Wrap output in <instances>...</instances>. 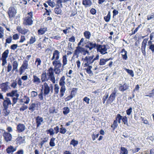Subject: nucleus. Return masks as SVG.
<instances>
[{
  "label": "nucleus",
  "mask_w": 154,
  "mask_h": 154,
  "mask_svg": "<svg viewBox=\"0 0 154 154\" xmlns=\"http://www.w3.org/2000/svg\"><path fill=\"white\" fill-rule=\"evenodd\" d=\"M46 131L47 132V133L48 134L49 133L50 136L53 135L55 133L54 129L52 128H50L49 130H47Z\"/></svg>",
  "instance_id": "45"
},
{
  "label": "nucleus",
  "mask_w": 154,
  "mask_h": 154,
  "mask_svg": "<svg viewBox=\"0 0 154 154\" xmlns=\"http://www.w3.org/2000/svg\"><path fill=\"white\" fill-rule=\"evenodd\" d=\"M24 151L23 149H21L18 150L16 152L14 153V154H23Z\"/></svg>",
  "instance_id": "62"
},
{
  "label": "nucleus",
  "mask_w": 154,
  "mask_h": 154,
  "mask_svg": "<svg viewBox=\"0 0 154 154\" xmlns=\"http://www.w3.org/2000/svg\"><path fill=\"white\" fill-rule=\"evenodd\" d=\"M31 95L32 97H34L37 96L38 94L37 92L34 91H32L31 92Z\"/></svg>",
  "instance_id": "54"
},
{
  "label": "nucleus",
  "mask_w": 154,
  "mask_h": 154,
  "mask_svg": "<svg viewBox=\"0 0 154 154\" xmlns=\"http://www.w3.org/2000/svg\"><path fill=\"white\" fill-rule=\"evenodd\" d=\"M87 66L88 67L86 68L85 69L86 70L88 74H93L91 70V69L92 67V66L89 65Z\"/></svg>",
  "instance_id": "38"
},
{
  "label": "nucleus",
  "mask_w": 154,
  "mask_h": 154,
  "mask_svg": "<svg viewBox=\"0 0 154 154\" xmlns=\"http://www.w3.org/2000/svg\"><path fill=\"white\" fill-rule=\"evenodd\" d=\"M70 112V109L68 107H66L63 108V113L65 115H67Z\"/></svg>",
  "instance_id": "42"
},
{
  "label": "nucleus",
  "mask_w": 154,
  "mask_h": 154,
  "mask_svg": "<svg viewBox=\"0 0 154 154\" xmlns=\"http://www.w3.org/2000/svg\"><path fill=\"white\" fill-rule=\"evenodd\" d=\"M122 56V58L124 60H127L128 58V56L127 55V52L126 51L125 49H122L121 51Z\"/></svg>",
  "instance_id": "30"
},
{
  "label": "nucleus",
  "mask_w": 154,
  "mask_h": 154,
  "mask_svg": "<svg viewBox=\"0 0 154 154\" xmlns=\"http://www.w3.org/2000/svg\"><path fill=\"white\" fill-rule=\"evenodd\" d=\"M18 62L16 61H14L12 63L13 69L12 71L14 72V71H18Z\"/></svg>",
  "instance_id": "26"
},
{
  "label": "nucleus",
  "mask_w": 154,
  "mask_h": 154,
  "mask_svg": "<svg viewBox=\"0 0 154 154\" xmlns=\"http://www.w3.org/2000/svg\"><path fill=\"white\" fill-rule=\"evenodd\" d=\"M28 15L23 19V24L25 26H31L33 23L32 13L30 12L28 13Z\"/></svg>",
  "instance_id": "3"
},
{
  "label": "nucleus",
  "mask_w": 154,
  "mask_h": 154,
  "mask_svg": "<svg viewBox=\"0 0 154 154\" xmlns=\"http://www.w3.org/2000/svg\"><path fill=\"white\" fill-rule=\"evenodd\" d=\"M107 61V60L106 59L101 58L100 60L99 64L100 65H104L106 64V62Z\"/></svg>",
  "instance_id": "40"
},
{
  "label": "nucleus",
  "mask_w": 154,
  "mask_h": 154,
  "mask_svg": "<svg viewBox=\"0 0 154 154\" xmlns=\"http://www.w3.org/2000/svg\"><path fill=\"white\" fill-rule=\"evenodd\" d=\"M129 88L128 85L126 84H124L123 85H120V86L119 87V90L121 91H124L127 89Z\"/></svg>",
  "instance_id": "27"
},
{
  "label": "nucleus",
  "mask_w": 154,
  "mask_h": 154,
  "mask_svg": "<svg viewBox=\"0 0 154 154\" xmlns=\"http://www.w3.org/2000/svg\"><path fill=\"white\" fill-rule=\"evenodd\" d=\"M108 46L105 45H99L97 46V52H100L101 54H107V51L108 48Z\"/></svg>",
  "instance_id": "5"
},
{
  "label": "nucleus",
  "mask_w": 154,
  "mask_h": 154,
  "mask_svg": "<svg viewBox=\"0 0 154 154\" xmlns=\"http://www.w3.org/2000/svg\"><path fill=\"white\" fill-rule=\"evenodd\" d=\"M8 108H4L3 111V115L5 116H8L10 112V111L8 109Z\"/></svg>",
  "instance_id": "33"
},
{
  "label": "nucleus",
  "mask_w": 154,
  "mask_h": 154,
  "mask_svg": "<svg viewBox=\"0 0 154 154\" xmlns=\"http://www.w3.org/2000/svg\"><path fill=\"white\" fill-rule=\"evenodd\" d=\"M78 144V141L73 139L71 141L70 143V144L72 145L74 147L76 146Z\"/></svg>",
  "instance_id": "51"
},
{
  "label": "nucleus",
  "mask_w": 154,
  "mask_h": 154,
  "mask_svg": "<svg viewBox=\"0 0 154 154\" xmlns=\"http://www.w3.org/2000/svg\"><path fill=\"white\" fill-rule=\"evenodd\" d=\"M111 18L110 12V11L108 12L107 15L104 17V19L106 22H108L110 20Z\"/></svg>",
  "instance_id": "36"
},
{
  "label": "nucleus",
  "mask_w": 154,
  "mask_h": 154,
  "mask_svg": "<svg viewBox=\"0 0 154 154\" xmlns=\"http://www.w3.org/2000/svg\"><path fill=\"white\" fill-rule=\"evenodd\" d=\"M35 121L37 124V128L39 127L42 123L44 122L43 119L39 116L35 118Z\"/></svg>",
  "instance_id": "17"
},
{
  "label": "nucleus",
  "mask_w": 154,
  "mask_h": 154,
  "mask_svg": "<svg viewBox=\"0 0 154 154\" xmlns=\"http://www.w3.org/2000/svg\"><path fill=\"white\" fill-rule=\"evenodd\" d=\"M47 72H43L41 75V80L42 82L50 80L53 83H55V78L54 72L53 68L50 67L47 71Z\"/></svg>",
  "instance_id": "1"
},
{
  "label": "nucleus",
  "mask_w": 154,
  "mask_h": 154,
  "mask_svg": "<svg viewBox=\"0 0 154 154\" xmlns=\"http://www.w3.org/2000/svg\"><path fill=\"white\" fill-rule=\"evenodd\" d=\"M122 120L125 124L127 125H128L127 118L126 116L123 117L122 116Z\"/></svg>",
  "instance_id": "52"
},
{
  "label": "nucleus",
  "mask_w": 154,
  "mask_h": 154,
  "mask_svg": "<svg viewBox=\"0 0 154 154\" xmlns=\"http://www.w3.org/2000/svg\"><path fill=\"white\" fill-rule=\"evenodd\" d=\"M9 50L7 49L2 54L1 59H7L8 56Z\"/></svg>",
  "instance_id": "31"
},
{
  "label": "nucleus",
  "mask_w": 154,
  "mask_h": 154,
  "mask_svg": "<svg viewBox=\"0 0 154 154\" xmlns=\"http://www.w3.org/2000/svg\"><path fill=\"white\" fill-rule=\"evenodd\" d=\"M16 143L18 145H20L26 143L25 138L24 136H19L16 139Z\"/></svg>",
  "instance_id": "12"
},
{
  "label": "nucleus",
  "mask_w": 154,
  "mask_h": 154,
  "mask_svg": "<svg viewBox=\"0 0 154 154\" xmlns=\"http://www.w3.org/2000/svg\"><path fill=\"white\" fill-rule=\"evenodd\" d=\"M41 139L42 140L39 143V145L41 146L40 148H42V147L44 143L48 142V138L47 137H45L43 139Z\"/></svg>",
  "instance_id": "39"
},
{
  "label": "nucleus",
  "mask_w": 154,
  "mask_h": 154,
  "mask_svg": "<svg viewBox=\"0 0 154 154\" xmlns=\"http://www.w3.org/2000/svg\"><path fill=\"white\" fill-rule=\"evenodd\" d=\"M36 104L35 103H32L29 104V109L31 112H33L35 109Z\"/></svg>",
  "instance_id": "29"
},
{
  "label": "nucleus",
  "mask_w": 154,
  "mask_h": 154,
  "mask_svg": "<svg viewBox=\"0 0 154 154\" xmlns=\"http://www.w3.org/2000/svg\"><path fill=\"white\" fill-rule=\"evenodd\" d=\"M84 48L78 46L76 48L74 53V56H76V57H78L79 56L82 55Z\"/></svg>",
  "instance_id": "11"
},
{
  "label": "nucleus",
  "mask_w": 154,
  "mask_h": 154,
  "mask_svg": "<svg viewBox=\"0 0 154 154\" xmlns=\"http://www.w3.org/2000/svg\"><path fill=\"white\" fill-rule=\"evenodd\" d=\"M147 40H145V39L142 42L141 46V50L143 54L145 55L146 53L145 49L146 46V43Z\"/></svg>",
  "instance_id": "22"
},
{
  "label": "nucleus",
  "mask_w": 154,
  "mask_h": 154,
  "mask_svg": "<svg viewBox=\"0 0 154 154\" xmlns=\"http://www.w3.org/2000/svg\"><path fill=\"white\" fill-rule=\"evenodd\" d=\"M16 13V10L14 7H11L9 8L8 14L10 18L14 17Z\"/></svg>",
  "instance_id": "10"
},
{
  "label": "nucleus",
  "mask_w": 154,
  "mask_h": 154,
  "mask_svg": "<svg viewBox=\"0 0 154 154\" xmlns=\"http://www.w3.org/2000/svg\"><path fill=\"white\" fill-rule=\"evenodd\" d=\"M3 104L5 108H8V105L12 104L10 99L8 97L5 98V100H4Z\"/></svg>",
  "instance_id": "21"
},
{
  "label": "nucleus",
  "mask_w": 154,
  "mask_h": 154,
  "mask_svg": "<svg viewBox=\"0 0 154 154\" xmlns=\"http://www.w3.org/2000/svg\"><path fill=\"white\" fill-rule=\"evenodd\" d=\"M60 68H54L53 69L54 71L56 74L57 75H60L61 72L63 71L64 68H63L62 66V68L60 69Z\"/></svg>",
  "instance_id": "25"
},
{
  "label": "nucleus",
  "mask_w": 154,
  "mask_h": 154,
  "mask_svg": "<svg viewBox=\"0 0 154 154\" xmlns=\"http://www.w3.org/2000/svg\"><path fill=\"white\" fill-rule=\"evenodd\" d=\"M84 35L86 38H89L91 34L89 31H86L84 32Z\"/></svg>",
  "instance_id": "49"
},
{
  "label": "nucleus",
  "mask_w": 154,
  "mask_h": 154,
  "mask_svg": "<svg viewBox=\"0 0 154 154\" xmlns=\"http://www.w3.org/2000/svg\"><path fill=\"white\" fill-rule=\"evenodd\" d=\"M128 153L127 149L124 147H121L120 154H128Z\"/></svg>",
  "instance_id": "34"
},
{
  "label": "nucleus",
  "mask_w": 154,
  "mask_h": 154,
  "mask_svg": "<svg viewBox=\"0 0 154 154\" xmlns=\"http://www.w3.org/2000/svg\"><path fill=\"white\" fill-rule=\"evenodd\" d=\"M33 82L36 84H38L41 83L40 79L35 75H33Z\"/></svg>",
  "instance_id": "28"
},
{
  "label": "nucleus",
  "mask_w": 154,
  "mask_h": 154,
  "mask_svg": "<svg viewBox=\"0 0 154 154\" xmlns=\"http://www.w3.org/2000/svg\"><path fill=\"white\" fill-rule=\"evenodd\" d=\"M53 56L51 59V60L53 61L54 60H59L60 57V52L58 50H55L53 53Z\"/></svg>",
  "instance_id": "14"
},
{
  "label": "nucleus",
  "mask_w": 154,
  "mask_h": 154,
  "mask_svg": "<svg viewBox=\"0 0 154 154\" xmlns=\"http://www.w3.org/2000/svg\"><path fill=\"white\" fill-rule=\"evenodd\" d=\"M47 30V28L46 27L41 28L38 30V34L39 35H42L44 34Z\"/></svg>",
  "instance_id": "32"
},
{
  "label": "nucleus",
  "mask_w": 154,
  "mask_h": 154,
  "mask_svg": "<svg viewBox=\"0 0 154 154\" xmlns=\"http://www.w3.org/2000/svg\"><path fill=\"white\" fill-rule=\"evenodd\" d=\"M24 100H25V101L24 102V103L26 104H28L29 102L30 101V99L29 98L27 97L26 96H25L24 97Z\"/></svg>",
  "instance_id": "58"
},
{
  "label": "nucleus",
  "mask_w": 154,
  "mask_h": 154,
  "mask_svg": "<svg viewBox=\"0 0 154 154\" xmlns=\"http://www.w3.org/2000/svg\"><path fill=\"white\" fill-rule=\"evenodd\" d=\"M17 146L14 147L10 145L8 146L6 149V152L8 154H13V153L16 151L17 149Z\"/></svg>",
  "instance_id": "15"
},
{
  "label": "nucleus",
  "mask_w": 154,
  "mask_h": 154,
  "mask_svg": "<svg viewBox=\"0 0 154 154\" xmlns=\"http://www.w3.org/2000/svg\"><path fill=\"white\" fill-rule=\"evenodd\" d=\"M52 65L54 68H61L62 67V64L60 60H54L52 62Z\"/></svg>",
  "instance_id": "18"
},
{
  "label": "nucleus",
  "mask_w": 154,
  "mask_h": 154,
  "mask_svg": "<svg viewBox=\"0 0 154 154\" xmlns=\"http://www.w3.org/2000/svg\"><path fill=\"white\" fill-rule=\"evenodd\" d=\"M132 108L130 107L129 109H128L126 111V114L128 115H130L131 114V113L132 112Z\"/></svg>",
  "instance_id": "57"
},
{
  "label": "nucleus",
  "mask_w": 154,
  "mask_h": 154,
  "mask_svg": "<svg viewBox=\"0 0 154 154\" xmlns=\"http://www.w3.org/2000/svg\"><path fill=\"white\" fill-rule=\"evenodd\" d=\"M17 90H15L12 91L11 92L7 94V96L8 97H13L15 96L17 97H18L19 96V94L17 93Z\"/></svg>",
  "instance_id": "20"
},
{
  "label": "nucleus",
  "mask_w": 154,
  "mask_h": 154,
  "mask_svg": "<svg viewBox=\"0 0 154 154\" xmlns=\"http://www.w3.org/2000/svg\"><path fill=\"white\" fill-rule=\"evenodd\" d=\"M17 82L16 81V79L15 80H14L12 81V82L11 85V86L15 89L17 88Z\"/></svg>",
  "instance_id": "44"
},
{
  "label": "nucleus",
  "mask_w": 154,
  "mask_h": 154,
  "mask_svg": "<svg viewBox=\"0 0 154 154\" xmlns=\"http://www.w3.org/2000/svg\"><path fill=\"white\" fill-rule=\"evenodd\" d=\"M17 29L19 32L23 34H25L29 31L28 29L22 28L20 26H18Z\"/></svg>",
  "instance_id": "19"
},
{
  "label": "nucleus",
  "mask_w": 154,
  "mask_h": 154,
  "mask_svg": "<svg viewBox=\"0 0 154 154\" xmlns=\"http://www.w3.org/2000/svg\"><path fill=\"white\" fill-rule=\"evenodd\" d=\"M28 63L26 60H24L23 63L19 68V72L20 75L22 74L25 71L28 69Z\"/></svg>",
  "instance_id": "8"
},
{
  "label": "nucleus",
  "mask_w": 154,
  "mask_h": 154,
  "mask_svg": "<svg viewBox=\"0 0 154 154\" xmlns=\"http://www.w3.org/2000/svg\"><path fill=\"white\" fill-rule=\"evenodd\" d=\"M118 124L116 120L114 121L113 124L111 125V127L113 128V130H114L118 127Z\"/></svg>",
  "instance_id": "47"
},
{
  "label": "nucleus",
  "mask_w": 154,
  "mask_h": 154,
  "mask_svg": "<svg viewBox=\"0 0 154 154\" xmlns=\"http://www.w3.org/2000/svg\"><path fill=\"white\" fill-rule=\"evenodd\" d=\"M55 140V138L54 137H52L49 143V145L51 147H53L55 146L54 142Z\"/></svg>",
  "instance_id": "37"
},
{
  "label": "nucleus",
  "mask_w": 154,
  "mask_h": 154,
  "mask_svg": "<svg viewBox=\"0 0 154 154\" xmlns=\"http://www.w3.org/2000/svg\"><path fill=\"white\" fill-rule=\"evenodd\" d=\"M50 86L48 84L45 82L44 83L42 88L44 90V94L45 96L48 95L50 93V91L52 93L53 91V86L52 84L50 85Z\"/></svg>",
  "instance_id": "4"
},
{
  "label": "nucleus",
  "mask_w": 154,
  "mask_h": 154,
  "mask_svg": "<svg viewBox=\"0 0 154 154\" xmlns=\"http://www.w3.org/2000/svg\"><path fill=\"white\" fill-rule=\"evenodd\" d=\"M94 55H93L91 56H87L84 59V62L85 66H87L91 64L94 62L93 57Z\"/></svg>",
  "instance_id": "6"
},
{
  "label": "nucleus",
  "mask_w": 154,
  "mask_h": 154,
  "mask_svg": "<svg viewBox=\"0 0 154 154\" xmlns=\"http://www.w3.org/2000/svg\"><path fill=\"white\" fill-rule=\"evenodd\" d=\"M60 89V87L57 84L54 85V94H57L59 92V90Z\"/></svg>",
  "instance_id": "41"
},
{
  "label": "nucleus",
  "mask_w": 154,
  "mask_h": 154,
  "mask_svg": "<svg viewBox=\"0 0 154 154\" xmlns=\"http://www.w3.org/2000/svg\"><path fill=\"white\" fill-rule=\"evenodd\" d=\"M41 60L39 58H37L35 60V64L36 65L37 68H39L41 63Z\"/></svg>",
  "instance_id": "35"
},
{
  "label": "nucleus",
  "mask_w": 154,
  "mask_h": 154,
  "mask_svg": "<svg viewBox=\"0 0 154 154\" xmlns=\"http://www.w3.org/2000/svg\"><path fill=\"white\" fill-rule=\"evenodd\" d=\"M17 131L18 133L23 132L26 129L25 125L19 123L17 126Z\"/></svg>",
  "instance_id": "16"
},
{
  "label": "nucleus",
  "mask_w": 154,
  "mask_h": 154,
  "mask_svg": "<svg viewBox=\"0 0 154 154\" xmlns=\"http://www.w3.org/2000/svg\"><path fill=\"white\" fill-rule=\"evenodd\" d=\"M38 97L40 100H43V93L42 91L38 95Z\"/></svg>",
  "instance_id": "61"
},
{
  "label": "nucleus",
  "mask_w": 154,
  "mask_h": 154,
  "mask_svg": "<svg viewBox=\"0 0 154 154\" xmlns=\"http://www.w3.org/2000/svg\"><path fill=\"white\" fill-rule=\"evenodd\" d=\"M4 139L7 142L11 141L12 140V135L8 132L5 131L3 134Z\"/></svg>",
  "instance_id": "13"
},
{
  "label": "nucleus",
  "mask_w": 154,
  "mask_h": 154,
  "mask_svg": "<svg viewBox=\"0 0 154 154\" xmlns=\"http://www.w3.org/2000/svg\"><path fill=\"white\" fill-rule=\"evenodd\" d=\"M60 132L61 134H64L66 132L67 130L65 128L63 127L62 125H60Z\"/></svg>",
  "instance_id": "43"
},
{
  "label": "nucleus",
  "mask_w": 154,
  "mask_h": 154,
  "mask_svg": "<svg viewBox=\"0 0 154 154\" xmlns=\"http://www.w3.org/2000/svg\"><path fill=\"white\" fill-rule=\"evenodd\" d=\"M28 108V107L27 106L23 104V105L20 108V111H23L26 109Z\"/></svg>",
  "instance_id": "55"
},
{
  "label": "nucleus",
  "mask_w": 154,
  "mask_h": 154,
  "mask_svg": "<svg viewBox=\"0 0 154 154\" xmlns=\"http://www.w3.org/2000/svg\"><path fill=\"white\" fill-rule=\"evenodd\" d=\"M122 116H121L120 114H118L117 115L116 119L115 120H116V122L117 121L119 123H121V120L122 119Z\"/></svg>",
  "instance_id": "48"
},
{
  "label": "nucleus",
  "mask_w": 154,
  "mask_h": 154,
  "mask_svg": "<svg viewBox=\"0 0 154 154\" xmlns=\"http://www.w3.org/2000/svg\"><path fill=\"white\" fill-rule=\"evenodd\" d=\"M90 46V48L92 49L93 48L97 46V44L95 43L92 42H89L88 43Z\"/></svg>",
  "instance_id": "59"
},
{
  "label": "nucleus",
  "mask_w": 154,
  "mask_h": 154,
  "mask_svg": "<svg viewBox=\"0 0 154 154\" xmlns=\"http://www.w3.org/2000/svg\"><path fill=\"white\" fill-rule=\"evenodd\" d=\"M7 68V72H9L12 70V66L11 64V63H8Z\"/></svg>",
  "instance_id": "56"
},
{
  "label": "nucleus",
  "mask_w": 154,
  "mask_h": 154,
  "mask_svg": "<svg viewBox=\"0 0 154 154\" xmlns=\"http://www.w3.org/2000/svg\"><path fill=\"white\" fill-rule=\"evenodd\" d=\"M9 83L8 82H6L2 83L0 84V88L1 91L4 92H6L10 88L9 85Z\"/></svg>",
  "instance_id": "9"
},
{
  "label": "nucleus",
  "mask_w": 154,
  "mask_h": 154,
  "mask_svg": "<svg viewBox=\"0 0 154 154\" xmlns=\"http://www.w3.org/2000/svg\"><path fill=\"white\" fill-rule=\"evenodd\" d=\"M90 99L87 97H85L83 99L84 101L86 102L87 104H89Z\"/></svg>",
  "instance_id": "64"
},
{
  "label": "nucleus",
  "mask_w": 154,
  "mask_h": 154,
  "mask_svg": "<svg viewBox=\"0 0 154 154\" xmlns=\"http://www.w3.org/2000/svg\"><path fill=\"white\" fill-rule=\"evenodd\" d=\"M54 11L55 13L57 14H60L61 12V10L59 8H55L54 9Z\"/></svg>",
  "instance_id": "53"
},
{
  "label": "nucleus",
  "mask_w": 154,
  "mask_h": 154,
  "mask_svg": "<svg viewBox=\"0 0 154 154\" xmlns=\"http://www.w3.org/2000/svg\"><path fill=\"white\" fill-rule=\"evenodd\" d=\"M62 66L63 68H65V66L67 64L68 60L67 56L66 55H63L62 57Z\"/></svg>",
  "instance_id": "23"
},
{
  "label": "nucleus",
  "mask_w": 154,
  "mask_h": 154,
  "mask_svg": "<svg viewBox=\"0 0 154 154\" xmlns=\"http://www.w3.org/2000/svg\"><path fill=\"white\" fill-rule=\"evenodd\" d=\"M82 4L85 7H90L92 4L91 0H83Z\"/></svg>",
  "instance_id": "24"
},
{
  "label": "nucleus",
  "mask_w": 154,
  "mask_h": 154,
  "mask_svg": "<svg viewBox=\"0 0 154 154\" xmlns=\"http://www.w3.org/2000/svg\"><path fill=\"white\" fill-rule=\"evenodd\" d=\"M125 69L132 77H133L134 76V72L132 70L128 69L126 68H125Z\"/></svg>",
  "instance_id": "50"
},
{
  "label": "nucleus",
  "mask_w": 154,
  "mask_h": 154,
  "mask_svg": "<svg viewBox=\"0 0 154 154\" xmlns=\"http://www.w3.org/2000/svg\"><path fill=\"white\" fill-rule=\"evenodd\" d=\"M65 76H63L60 79L59 81V84L60 86V96L61 97L63 96L66 90V87L65 86Z\"/></svg>",
  "instance_id": "2"
},
{
  "label": "nucleus",
  "mask_w": 154,
  "mask_h": 154,
  "mask_svg": "<svg viewBox=\"0 0 154 154\" xmlns=\"http://www.w3.org/2000/svg\"><path fill=\"white\" fill-rule=\"evenodd\" d=\"M117 92V90L116 88H115L114 91L110 94L108 99L107 100V103H110L113 102L115 99L116 96V93Z\"/></svg>",
  "instance_id": "7"
},
{
  "label": "nucleus",
  "mask_w": 154,
  "mask_h": 154,
  "mask_svg": "<svg viewBox=\"0 0 154 154\" xmlns=\"http://www.w3.org/2000/svg\"><path fill=\"white\" fill-rule=\"evenodd\" d=\"M83 51V52L82 53V54H83V55H85L87 54H88V55H90V53L89 52V51L85 49V48H84Z\"/></svg>",
  "instance_id": "60"
},
{
  "label": "nucleus",
  "mask_w": 154,
  "mask_h": 154,
  "mask_svg": "<svg viewBox=\"0 0 154 154\" xmlns=\"http://www.w3.org/2000/svg\"><path fill=\"white\" fill-rule=\"evenodd\" d=\"M46 2L48 4V5L53 8L55 6V3L54 2H52L51 0H48Z\"/></svg>",
  "instance_id": "46"
},
{
  "label": "nucleus",
  "mask_w": 154,
  "mask_h": 154,
  "mask_svg": "<svg viewBox=\"0 0 154 154\" xmlns=\"http://www.w3.org/2000/svg\"><path fill=\"white\" fill-rule=\"evenodd\" d=\"M70 29V27H66V29L63 30V32L64 33L66 34L69 32V29Z\"/></svg>",
  "instance_id": "63"
}]
</instances>
